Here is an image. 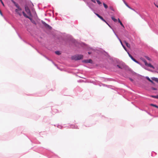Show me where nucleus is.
I'll use <instances>...</instances> for the list:
<instances>
[{"mask_svg":"<svg viewBox=\"0 0 158 158\" xmlns=\"http://www.w3.org/2000/svg\"><path fill=\"white\" fill-rule=\"evenodd\" d=\"M152 89H153L155 90H156V89L155 88H153Z\"/></svg>","mask_w":158,"mask_h":158,"instance_id":"72a5a7b5","label":"nucleus"},{"mask_svg":"<svg viewBox=\"0 0 158 158\" xmlns=\"http://www.w3.org/2000/svg\"><path fill=\"white\" fill-rule=\"evenodd\" d=\"M111 19L115 22H116L117 21V19H115L114 17H112Z\"/></svg>","mask_w":158,"mask_h":158,"instance_id":"f3484780","label":"nucleus"},{"mask_svg":"<svg viewBox=\"0 0 158 158\" xmlns=\"http://www.w3.org/2000/svg\"><path fill=\"white\" fill-rule=\"evenodd\" d=\"M91 1L94 3H96V2L95 0H91Z\"/></svg>","mask_w":158,"mask_h":158,"instance_id":"cd10ccee","label":"nucleus"},{"mask_svg":"<svg viewBox=\"0 0 158 158\" xmlns=\"http://www.w3.org/2000/svg\"><path fill=\"white\" fill-rule=\"evenodd\" d=\"M142 60L144 62L146 66L152 68L153 69L155 68L151 64H148L146 61L144 59H142Z\"/></svg>","mask_w":158,"mask_h":158,"instance_id":"f03ea898","label":"nucleus"},{"mask_svg":"<svg viewBox=\"0 0 158 158\" xmlns=\"http://www.w3.org/2000/svg\"><path fill=\"white\" fill-rule=\"evenodd\" d=\"M152 79L154 81H155L158 82V78H156L155 77H153L152 78Z\"/></svg>","mask_w":158,"mask_h":158,"instance_id":"9d476101","label":"nucleus"},{"mask_svg":"<svg viewBox=\"0 0 158 158\" xmlns=\"http://www.w3.org/2000/svg\"><path fill=\"white\" fill-rule=\"evenodd\" d=\"M103 5L105 9H107L108 8V6L104 3H103Z\"/></svg>","mask_w":158,"mask_h":158,"instance_id":"6ab92c4d","label":"nucleus"},{"mask_svg":"<svg viewBox=\"0 0 158 158\" xmlns=\"http://www.w3.org/2000/svg\"><path fill=\"white\" fill-rule=\"evenodd\" d=\"M145 57L148 60L150 61H151V59L148 56H146Z\"/></svg>","mask_w":158,"mask_h":158,"instance_id":"412c9836","label":"nucleus"},{"mask_svg":"<svg viewBox=\"0 0 158 158\" xmlns=\"http://www.w3.org/2000/svg\"><path fill=\"white\" fill-rule=\"evenodd\" d=\"M118 23H119L120 25L124 28V27L123 26V25L122 23V22L120 21V20L119 19H118Z\"/></svg>","mask_w":158,"mask_h":158,"instance_id":"ddd939ff","label":"nucleus"},{"mask_svg":"<svg viewBox=\"0 0 158 158\" xmlns=\"http://www.w3.org/2000/svg\"><path fill=\"white\" fill-rule=\"evenodd\" d=\"M124 42L126 45V46L128 48H130V44L128 43L127 42H126V41H124Z\"/></svg>","mask_w":158,"mask_h":158,"instance_id":"9b49d317","label":"nucleus"},{"mask_svg":"<svg viewBox=\"0 0 158 158\" xmlns=\"http://www.w3.org/2000/svg\"><path fill=\"white\" fill-rule=\"evenodd\" d=\"M128 54L129 56L131 58V59L133 61H134V62H136L138 64H139V62L138 61H137V60H136L130 54H129V53H128Z\"/></svg>","mask_w":158,"mask_h":158,"instance_id":"39448f33","label":"nucleus"},{"mask_svg":"<svg viewBox=\"0 0 158 158\" xmlns=\"http://www.w3.org/2000/svg\"><path fill=\"white\" fill-rule=\"evenodd\" d=\"M147 70L149 71H151V70H149V69H147Z\"/></svg>","mask_w":158,"mask_h":158,"instance_id":"e433bc0d","label":"nucleus"},{"mask_svg":"<svg viewBox=\"0 0 158 158\" xmlns=\"http://www.w3.org/2000/svg\"><path fill=\"white\" fill-rule=\"evenodd\" d=\"M95 14L98 18H99L100 16H101L100 15L97 13H95Z\"/></svg>","mask_w":158,"mask_h":158,"instance_id":"bb28decb","label":"nucleus"},{"mask_svg":"<svg viewBox=\"0 0 158 158\" xmlns=\"http://www.w3.org/2000/svg\"><path fill=\"white\" fill-rule=\"evenodd\" d=\"M120 42L121 44L122 45L123 44H122V42L120 40Z\"/></svg>","mask_w":158,"mask_h":158,"instance_id":"7c9ffc66","label":"nucleus"},{"mask_svg":"<svg viewBox=\"0 0 158 158\" xmlns=\"http://www.w3.org/2000/svg\"><path fill=\"white\" fill-rule=\"evenodd\" d=\"M123 1L124 2V4H125V5L128 7L130 9H132L133 10V9H132L129 6L128 4H127V3L124 0H123Z\"/></svg>","mask_w":158,"mask_h":158,"instance_id":"1a4fd4ad","label":"nucleus"},{"mask_svg":"<svg viewBox=\"0 0 158 158\" xmlns=\"http://www.w3.org/2000/svg\"><path fill=\"white\" fill-rule=\"evenodd\" d=\"M28 19H29L31 20V22H32L33 23L35 24V21L32 19V18H31V17H28Z\"/></svg>","mask_w":158,"mask_h":158,"instance_id":"f8f14e48","label":"nucleus"},{"mask_svg":"<svg viewBox=\"0 0 158 158\" xmlns=\"http://www.w3.org/2000/svg\"><path fill=\"white\" fill-rule=\"evenodd\" d=\"M83 56L82 55H75L72 56V59L73 60H77L82 59Z\"/></svg>","mask_w":158,"mask_h":158,"instance_id":"f257e3e1","label":"nucleus"},{"mask_svg":"<svg viewBox=\"0 0 158 158\" xmlns=\"http://www.w3.org/2000/svg\"><path fill=\"white\" fill-rule=\"evenodd\" d=\"M0 1L1 3H2V5L3 6H4V3H3L2 0H0Z\"/></svg>","mask_w":158,"mask_h":158,"instance_id":"a878e982","label":"nucleus"},{"mask_svg":"<svg viewBox=\"0 0 158 158\" xmlns=\"http://www.w3.org/2000/svg\"><path fill=\"white\" fill-rule=\"evenodd\" d=\"M0 14H1L2 15V12H1V10H0Z\"/></svg>","mask_w":158,"mask_h":158,"instance_id":"c85d7f7f","label":"nucleus"},{"mask_svg":"<svg viewBox=\"0 0 158 158\" xmlns=\"http://www.w3.org/2000/svg\"><path fill=\"white\" fill-rule=\"evenodd\" d=\"M120 42L121 44L122 45L123 44H122V42L120 40Z\"/></svg>","mask_w":158,"mask_h":158,"instance_id":"2f4dec72","label":"nucleus"},{"mask_svg":"<svg viewBox=\"0 0 158 158\" xmlns=\"http://www.w3.org/2000/svg\"><path fill=\"white\" fill-rule=\"evenodd\" d=\"M56 54L58 55H60V52L59 51H56L55 52Z\"/></svg>","mask_w":158,"mask_h":158,"instance_id":"aec40b11","label":"nucleus"},{"mask_svg":"<svg viewBox=\"0 0 158 158\" xmlns=\"http://www.w3.org/2000/svg\"><path fill=\"white\" fill-rule=\"evenodd\" d=\"M11 1L13 3V4L15 5L16 7H17L18 8H19V5L16 3L13 0H11Z\"/></svg>","mask_w":158,"mask_h":158,"instance_id":"0eeeda50","label":"nucleus"},{"mask_svg":"<svg viewBox=\"0 0 158 158\" xmlns=\"http://www.w3.org/2000/svg\"><path fill=\"white\" fill-rule=\"evenodd\" d=\"M158 8V6H157L156 5H155Z\"/></svg>","mask_w":158,"mask_h":158,"instance_id":"4c0bfd02","label":"nucleus"},{"mask_svg":"<svg viewBox=\"0 0 158 158\" xmlns=\"http://www.w3.org/2000/svg\"><path fill=\"white\" fill-rule=\"evenodd\" d=\"M117 67H118L119 68L121 69H123V67L122 66H120L119 65H117Z\"/></svg>","mask_w":158,"mask_h":158,"instance_id":"4be33fe9","label":"nucleus"},{"mask_svg":"<svg viewBox=\"0 0 158 158\" xmlns=\"http://www.w3.org/2000/svg\"><path fill=\"white\" fill-rule=\"evenodd\" d=\"M152 97H153V98H158V95H157V96H152Z\"/></svg>","mask_w":158,"mask_h":158,"instance_id":"b1692460","label":"nucleus"},{"mask_svg":"<svg viewBox=\"0 0 158 158\" xmlns=\"http://www.w3.org/2000/svg\"><path fill=\"white\" fill-rule=\"evenodd\" d=\"M42 24L44 25L45 27L47 29H49V30H51L52 29V27H51L50 26H49V25L46 23L44 21H42Z\"/></svg>","mask_w":158,"mask_h":158,"instance_id":"7ed1b4c3","label":"nucleus"},{"mask_svg":"<svg viewBox=\"0 0 158 158\" xmlns=\"http://www.w3.org/2000/svg\"><path fill=\"white\" fill-rule=\"evenodd\" d=\"M130 80L131 81H133V80L132 79H130Z\"/></svg>","mask_w":158,"mask_h":158,"instance_id":"f704fd0d","label":"nucleus"},{"mask_svg":"<svg viewBox=\"0 0 158 158\" xmlns=\"http://www.w3.org/2000/svg\"><path fill=\"white\" fill-rule=\"evenodd\" d=\"M82 62L85 63H92V60L91 59L83 60Z\"/></svg>","mask_w":158,"mask_h":158,"instance_id":"423d86ee","label":"nucleus"},{"mask_svg":"<svg viewBox=\"0 0 158 158\" xmlns=\"http://www.w3.org/2000/svg\"><path fill=\"white\" fill-rule=\"evenodd\" d=\"M101 19L103 21L105 22L107 24V22L106 21V20L103 19V17H102L101 16H100L99 18Z\"/></svg>","mask_w":158,"mask_h":158,"instance_id":"2eb2a0df","label":"nucleus"},{"mask_svg":"<svg viewBox=\"0 0 158 158\" xmlns=\"http://www.w3.org/2000/svg\"><path fill=\"white\" fill-rule=\"evenodd\" d=\"M25 10L26 12L27 13V14L30 16L31 15V13L30 11L28 8V7L27 6H25Z\"/></svg>","mask_w":158,"mask_h":158,"instance_id":"20e7f679","label":"nucleus"},{"mask_svg":"<svg viewBox=\"0 0 158 158\" xmlns=\"http://www.w3.org/2000/svg\"><path fill=\"white\" fill-rule=\"evenodd\" d=\"M15 14L20 15V8H18L15 10Z\"/></svg>","mask_w":158,"mask_h":158,"instance_id":"6e6552de","label":"nucleus"},{"mask_svg":"<svg viewBox=\"0 0 158 158\" xmlns=\"http://www.w3.org/2000/svg\"><path fill=\"white\" fill-rule=\"evenodd\" d=\"M146 78L150 82L152 83H153V82L152 80H151L148 77H146Z\"/></svg>","mask_w":158,"mask_h":158,"instance_id":"4468645a","label":"nucleus"},{"mask_svg":"<svg viewBox=\"0 0 158 158\" xmlns=\"http://www.w3.org/2000/svg\"><path fill=\"white\" fill-rule=\"evenodd\" d=\"M23 15H24V16L25 17H26V18H28V17H29V16H28L24 12H23Z\"/></svg>","mask_w":158,"mask_h":158,"instance_id":"dca6fc26","label":"nucleus"},{"mask_svg":"<svg viewBox=\"0 0 158 158\" xmlns=\"http://www.w3.org/2000/svg\"><path fill=\"white\" fill-rule=\"evenodd\" d=\"M88 54H91V53H90V52H88Z\"/></svg>","mask_w":158,"mask_h":158,"instance_id":"c9c22d12","label":"nucleus"},{"mask_svg":"<svg viewBox=\"0 0 158 158\" xmlns=\"http://www.w3.org/2000/svg\"><path fill=\"white\" fill-rule=\"evenodd\" d=\"M120 42L121 44L122 45L123 44H122V42L120 40Z\"/></svg>","mask_w":158,"mask_h":158,"instance_id":"473e14b6","label":"nucleus"},{"mask_svg":"<svg viewBox=\"0 0 158 158\" xmlns=\"http://www.w3.org/2000/svg\"><path fill=\"white\" fill-rule=\"evenodd\" d=\"M150 106H153L154 107L158 108V106L156 105H154V104H150Z\"/></svg>","mask_w":158,"mask_h":158,"instance_id":"a211bd4d","label":"nucleus"},{"mask_svg":"<svg viewBox=\"0 0 158 158\" xmlns=\"http://www.w3.org/2000/svg\"><path fill=\"white\" fill-rule=\"evenodd\" d=\"M110 8L111 10H112V11H114V9L112 6H110Z\"/></svg>","mask_w":158,"mask_h":158,"instance_id":"393cba45","label":"nucleus"},{"mask_svg":"<svg viewBox=\"0 0 158 158\" xmlns=\"http://www.w3.org/2000/svg\"><path fill=\"white\" fill-rule=\"evenodd\" d=\"M97 2L99 4H102L101 2H100V1L99 0H96Z\"/></svg>","mask_w":158,"mask_h":158,"instance_id":"5701e85b","label":"nucleus"},{"mask_svg":"<svg viewBox=\"0 0 158 158\" xmlns=\"http://www.w3.org/2000/svg\"><path fill=\"white\" fill-rule=\"evenodd\" d=\"M122 46H124V45H123V44H122Z\"/></svg>","mask_w":158,"mask_h":158,"instance_id":"58836bf2","label":"nucleus"},{"mask_svg":"<svg viewBox=\"0 0 158 158\" xmlns=\"http://www.w3.org/2000/svg\"><path fill=\"white\" fill-rule=\"evenodd\" d=\"M123 48H124V49L125 50H126V48H125V46H123Z\"/></svg>","mask_w":158,"mask_h":158,"instance_id":"c756f323","label":"nucleus"}]
</instances>
